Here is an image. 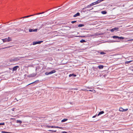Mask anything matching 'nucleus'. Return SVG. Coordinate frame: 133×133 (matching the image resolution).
Listing matches in <instances>:
<instances>
[{"label": "nucleus", "mask_w": 133, "mask_h": 133, "mask_svg": "<svg viewBox=\"0 0 133 133\" xmlns=\"http://www.w3.org/2000/svg\"><path fill=\"white\" fill-rule=\"evenodd\" d=\"M20 58L19 57H14L13 59H11L9 60V62H16L18 61L20 59Z\"/></svg>", "instance_id": "nucleus-1"}, {"label": "nucleus", "mask_w": 133, "mask_h": 133, "mask_svg": "<svg viewBox=\"0 0 133 133\" xmlns=\"http://www.w3.org/2000/svg\"><path fill=\"white\" fill-rule=\"evenodd\" d=\"M43 41H38L34 42L33 43L32 45H34L36 44H40L41 43L43 42Z\"/></svg>", "instance_id": "nucleus-2"}, {"label": "nucleus", "mask_w": 133, "mask_h": 133, "mask_svg": "<svg viewBox=\"0 0 133 133\" xmlns=\"http://www.w3.org/2000/svg\"><path fill=\"white\" fill-rule=\"evenodd\" d=\"M19 68V66H14L13 68H12L11 69V70H12L13 71H16L17 69Z\"/></svg>", "instance_id": "nucleus-3"}, {"label": "nucleus", "mask_w": 133, "mask_h": 133, "mask_svg": "<svg viewBox=\"0 0 133 133\" xmlns=\"http://www.w3.org/2000/svg\"><path fill=\"white\" fill-rule=\"evenodd\" d=\"M37 74V73H33L28 75V76L29 77H34L36 76Z\"/></svg>", "instance_id": "nucleus-4"}, {"label": "nucleus", "mask_w": 133, "mask_h": 133, "mask_svg": "<svg viewBox=\"0 0 133 133\" xmlns=\"http://www.w3.org/2000/svg\"><path fill=\"white\" fill-rule=\"evenodd\" d=\"M118 29L119 28L118 27H116L111 29L110 30V31L112 32H113L115 31H117Z\"/></svg>", "instance_id": "nucleus-5"}, {"label": "nucleus", "mask_w": 133, "mask_h": 133, "mask_svg": "<svg viewBox=\"0 0 133 133\" xmlns=\"http://www.w3.org/2000/svg\"><path fill=\"white\" fill-rule=\"evenodd\" d=\"M128 110V109H124L122 108H121L119 109V110L120 111H126Z\"/></svg>", "instance_id": "nucleus-6"}, {"label": "nucleus", "mask_w": 133, "mask_h": 133, "mask_svg": "<svg viewBox=\"0 0 133 133\" xmlns=\"http://www.w3.org/2000/svg\"><path fill=\"white\" fill-rule=\"evenodd\" d=\"M99 3H100V2H99V0H98L92 3H91V5H92L93 6L96 4H98Z\"/></svg>", "instance_id": "nucleus-7"}, {"label": "nucleus", "mask_w": 133, "mask_h": 133, "mask_svg": "<svg viewBox=\"0 0 133 133\" xmlns=\"http://www.w3.org/2000/svg\"><path fill=\"white\" fill-rule=\"evenodd\" d=\"M91 4V3L89 5L86 6L84 8H83V9H82V10H84V9H85L86 8H90V7L91 6H92V5Z\"/></svg>", "instance_id": "nucleus-8"}, {"label": "nucleus", "mask_w": 133, "mask_h": 133, "mask_svg": "<svg viewBox=\"0 0 133 133\" xmlns=\"http://www.w3.org/2000/svg\"><path fill=\"white\" fill-rule=\"evenodd\" d=\"M77 75L76 74H70L69 75V77H72V78L76 76Z\"/></svg>", "instance_id": "nucleus-9"}, {"label": "nucleus", "mask_w": 133, "mask_h": 133, "mask_svg": "<svg viewBox=\"0 0 133 133\" xmlns=\"http://www.w3.org/2000/svg\"><path fill=\"white\" fill-rule=\"evenodd\" d=\"M80 15V13L79 12H77L76 14L74 15L73 16L74 17H75L77 16H79Z\"/></svg>", "instance_id": "nucleus-10"}, {"label": "nucleus", "mask_w": 133, "mask_h": 133, "mask_svg": "<svg viewBox=\"0 0 133 133\" xmlns=\"http://www.w3.org/2000/svg\"><path fill=\"white\" fill-rule=\"evenodd\" d=\"M56 72V71L55 70H52V71L49 72L50 74H53L54 73H55Z\"/></svg>", "instance_id": "nucleus-11"}, {"label": "nucleus", "mask_w": 133, "mask_h": 133, "mask_svg": "<svg viewBox=\"0 0 133 133\" xmlns=\"http://www.w3.org/2000/svg\"><path fill=\"white\" fill-rule=\"evenodd\" d=\"M104 112L103 111H102L99 112L97 114V116H99L101 115L102 114L104 113Z\"/></svg>", "instance_id": "nucleus-12"}, {"label": "nucleus", "mask_w": 133, "mask_h": 133, "mask_svg": "<svg viewBox=\"0 0 133 133\" xmlns=\"http://www.w3.org/2000/svg\"><path fill=\"white\" fill-rule=\"evenodd\" d=\"M2 40L3 41V42L4 43L6 42H8V41L7 40V38H5L4 39H2Z\"/></svg>", "instance_id": "nucleus-13"}, {"label": "nucleus", "mask_w": 133, "mask_h": 133, "mask_svg": "<svg viewBox=\"0 0 133 133\" xmlns=\"http://www.w3.org/2000/svg\"><path fill=\"white\" fill-rule=\"evenodd\" d=\"M98 67L99 69H101L103 68L104 66L102 65H100L98 66Z\"/></svg>", "instance_id": "nucleus-14"}, {"label": "nucleus", "mask_w": 133, "mask_h": 133, "mask_svg": "<svg viewBox=\"0 0 133 133\" xmlns=\"http://www.w3.org/2000/svg\"><path fill=\"white\" fill-rule=\"evenodd\" d=\"M124 39V37L122 36L119 37L118 36L117 39Z\"/></svg>", "instance_id": "nucleus-15"}, {"label": "nucleus", "mask_w": 133, "mask_h": 133, "mask_svg": "<svg viewBox=\"0 0 133 133\" xmlns=\"http://www.w3.org/2000/svg\"><path fill=\"white\" fill-rule=\"evenodd\" d=\"M7 39L8 42H10L12 41L11 38L10 37H8V38H7Z\"/></svg>", "instance_id": "nucleus-16"}, {"label": "nucleus", "mask_w": 133, "mask_h": 133, "mask_svg": "<svg viewBox=\"0 0 133 133\" xmlns=\"http://www.w3.org/2000/svg\"><path fill=\"white\" fill-rule=\"evenodd\" d=\"M100 51H98V52L101 55H105L106 54V53L105 52H104L102 51L100 52Z\"/></svg>", "instance_id": "nucleus-17"}, {"label": "nucleus", "mask_w": 133, "mask_h": 133, "mask_svg": "<svg viewBox=\"0 0 133 133\" xmlns=\"http://www.w3.org/2000/svg\"><path fill=\"white\" fill-rule=\"evenodd\" d=\"M101 13L102 14L104 15L107 13V12L105 10L103 11H101Z\"/></svg>", "instance_id": "nucleus-18"}, {"label": "nucleus", "mask_w": 133, "mask_h": 133, "mask_svg": "<svg viewBox=\"0 0 133 133\" xmlns=\"http://www.w3.org/2000/svg\"><path fill=\"white\" fill-rule=\"evenodd\" d=\"M84 25L83 24H79L78 25V27H83L84 26Z\"/></svg>", "instance_id": "nucleus-19"}, {"label": "nucleus", "mask_w": 133, "mask_h": 133, "mask_svg": "<svg viewBox=\"0 0 133 133\" xmlns=\"http://www.w3.org/2000/svg\"><path fill=\"white\" fill-rule=\"evenodd\" d=\"M118 36L115 35L113 36H112V38L114 39H117Z\"/></svg>", "instance_id": "nucleus-20"}, {"label": "nucleus", "mask_w": 133, "mask_h": 133, "mask_svg": "<svg viewBox=\"0 0 133 133\" xmlns=\"http://www.w3.org/2000/svg\"><path fill=\"white\" fill-rule=\"evenodd\" d=\"M68 119L67 118H64L61 121L62 122H64L67 121Z\"/></svg>", "instance_id": "nucleus-21"}, {"label": "nucleus", "mask_w": 133, "mask_h": 133, "mask_svg": "<svg viewBox=\"0 0 133 133\" xmlns=\"http://www.w3.org/2000/svg\"><path fill=\"white\" fill-rule=\"evenodd\" d=\"M16 123H18L21 124L22 123V122L20 120H17L16 121Z\"/></svg>", "instance_id": "nucleus-22"}, {"label": "nucleus", "mask_w": 133, "mask_h": 133, "mask_svg": "<svg viewBox=\"0 0 133 133\" xmlns=\"http://www.w3.org/2000/svg\"><path fill=\"white\" fill-rule=\"evenodd\" d=\"M2 133H14V132H9L6 131H1Z\"/></svg>", "instance_id": "nucleus-23"}, {"label": "nucleus", "mask_w": 133, "mask_h": 133, "mask_svg": "<svg viewBox=\"0 0 133 133\" xmlns=\"http://www.w3.org/2000/svg\"><path fill=\"white\" fill-rule=\"evenodd\" d=\"M80 42L81 43H83L86 42V41L84 39H82L80 41Z\"/></svg>", "instance_id": "nucleus-24"}, {"label": "nucleus", "mask_w": 133, "mask_h": 133, "mask_svg": "<svg viewBox=\"0 0 133 133\" xmlns=\"http://www.w3.org/2000/svg\"><path fill=\"white\" fill-rule=\"evenodd\" d=\"M34 15H30L27 16H25L23 18H28L29 17L33 16Z\"/></svg>", "instance_id": "nucleus-25"}, {"label": "nucleus", "mask_w": 133, "mask_h": 133, "mask_svg": "<svg viewBox=\"0 0 133 133\" xmlns=\"http://www.w3.org/2000/svg\"><path fill=\"white\" fill-rule=\"evenodd\" d=\"M132 61H127L125 62V63L126 64H127L130 63Z\"/></svg>", "instance_id": "nucleus-26"}, {"label": "nucleus", "mask_w": 133, "mask_h": 133, "mask_svg": "<svg viewBox=\"0 0 133 133\" xmlns=\"http://www.w3.org/2000/svg\"><path fill=\"white\" fill-rule=\"evenodd\" d=\"M45 75H48L50 74L49 72H46L45 73Z\"/></svg>", "instance_id": "nucleus-27"}, {"label": "nucleus", "mask_w": 133, "mask_h": 133, "mask_svg": "<svg viewBox=\"0 0 133 133\" xmlns=\"http://www.w3.org/2000/svg\"><path fill=\"white\" fill-rule=\"evenodd\" d=\"M34 84V85H35V84H36V83L35 82V81L33 82H32L29 84H28V85H30V84Z\"/></svg>", "instance_id": "nucleus-28"}, {"label": "nucleus", "mask_w": 133, "mask_h": 133, "mask_svg": "<svg viewBox=\"0 0 133 133\" xmlns=\"http://www.w3.org/2000/svg\"><path fill=\"white\" fill-rule=\"evenodd\" d=\"M29 31L30 32H33V29H30L29 30Z\"/></svg>", "instance_id": "nucleus-29"}, {"label": "nucleus", "mask_w": 133, "mask_h": 133, "mask_svg": "<svg viewBox=\"0 0 133 133\" xmlns=\"http://www.w3.org/2000/svg\"><path fill=\"white\" fill-rule=\"evenodd\" d=\"M77 37H85L86 36H77Z\"/></svg>", "instance_id": "nucleus-30"}, {"label": "nucleus", "mask_w": 133, "mask_h": 133, "mask_svg": "<svg viewBox=\"0 0 133 133\" xmlns=\"http://www.w3.org/2000/svg\"><path fill=\"white\" fill-rule=\"evenodd\" d=\"M102 34H101L100 33L95 34V35H96V36L101 35Z\"/></svg>", "instance_id": "nucleus-31"}, {"label": "nucleus", "mask_w": 133, "mask_h": 133, "mask_svg": "<svg viewBox=\"0 0 133 133\" xmlns=\"http://www.w3.org/2000/svg\"><path fill=\"white\" fill-rule=\"evenodd\" d=\"M37 29H33V32H36L37 31Z\"/></svg>", "instance_id": "nucleus-32"}, {"label": "nucleus", "mask_w": 133, "mask_h": 133, "mask_svg": "<svg viewBox=\"0 0 133 133\" xmlns=\"http://www.w3.org/2000/svg\"><path fill=\"white\" fill-rule=\"evenodd\" d=\"M48 130L50 131H51L52 132H56V130Z\"/></svg>", "instance_id": "nucleus-33"}, {"label": "nucleus", "mask_w": 133, "mask_h": 133, "mask_svg": "<svg viewBox=\"0 0 133 133\" xmlns=\"http://www.w3.org/2000/svg\"><path fill=\"white\" fill-rule=\"evenodd\" d=\"M5 124L4 123H0V125H4Z\"/></svg>", "instance_id": "nucleus-34"}, {"label": "nucleus", "mask_w": 133, "mask_h": 133, "mask_svg": "<svg viewBox=\"0 0 133 133\" xmlns=\"http://www.w3.org/2000/svg\"><path fill=\"white\" fill-rule=\"evenodd\" d=\"M76 21H72L71 22V23H76Z\"/></svg>", "instance_id": "nucleus-35"}, {"label": "nucleus", "mask_w": 133, "mask_h": 133, "mask_svg": "<svg viewBox=\"0 0 133 133\" xmlns=\"http://www.w3.org/2000/svg\"><path fill=\"white\" fill-rule=\"evenodd\" d=\"M55 128H58L59 129H61L62 128L61 127H59L58 126H55Z\"/></svg>", "instance_id": "nucleus-36"}, {"label": "nucleus", "mask_w": 133, "mask_h": 133, "mask_svg": "<svg viewBox=\"0 0 133 133\" xmlns=\"http://www.w3.org/2000/svg\"><path fill=\"white\" fill-rule=\"evenodd\" d=\"M39 81L38 80H37L35 81V82L36 83V84L37 83H38Z\"/></svg>", "instance_id": "nucleus-37"}, {"label": "nucleus", "mask_w": 133, "mask_h": 133, "mask_svg": "<svg viewBox=\"0 0 133 133\" xmlns=\"http://www.w3.org/2000/svg\"><path fill=\"white\" fill-rule=\"evenodd\" d=\"M97 116V115L96 114V115L93 116L92 117V118H95V117H96V116Z\"/></svg>", "instance_id": "nucleus-38"}, {"label": "nucleus", "mask_w": 133, "mask_h": 133, "mask_svg": "<svg viewBox=\"0 0 133 133\" xmlns=\"http://www.w3.org/2000/svg\"><path fill=\"white\" fill-rule=\"evenodd\" d=\"M84 10H82V11H83V12H85V11H89V10H88H88H85V11H84Z\"/></svg>", "instance_id": "nucleus-39"}, {"label": "nucleus", "mask_w": 133, "mask_h": 133, "mask_svg": "<svg viewBox=\"0 0 133 133\" xmlns=\"http://www.w3.org/2000/svg\"><path fill=\"white\" fill-rule=\"evenodd\" d=\"M10 46H8V47H4V48H2V49H6V48H9Z\"/></svg>", "instance_id": "nucleus-40"}, {"label": "nucleus", "mask_w": 133, "mask_h": 133, "mask_svg": "<svg viewBox=\"0 0 133 133\" xmlns=\"http://www.w3.org/2000/svg\"><path fill=\"white\" fill-rule=\"evenodd\" d=\"M51 126H49V125H47L46 126V127H47V128H51Z\"/></svg>", "instance_id": "nucleus-41"}, {"label": "nucleus", "mask_w": 133, "mask_h": 133, "mask_svg": "<svg viewBox=\"0 0 133 133\" xmlns=\"http://www.w3.org/2000/svg\"><path fill=\"white\" fill-rule=\"evenodd\" d=\"M51 128H55V126H51Z\"/></svg>", "instance_id": "nucleus-42"}, {"label": "nucleus", "mask_w": 133, "mask_h": 133, "mask_svg": "<svg viewBox=\"0 0 133 133\" xmlns=\"http://www.w3.org/2000/svg\"><path fill=\"white\" fill-rule=\"evenodd\" d=\"M62 132L63 133H67V132H66V131H62Z\"/></svg>", "instance_id": "nucleus-43"}, {"label": "nucleus", "mask_w": 133, "mask_h": 133, "mask_svg": "<svg viewBox=\"0 0 133 133\" xmlns=\"http://www.w3.org/2000/svg\"><path fill=\"white\" fill-rule=\"evenodd\" d=\"M99 2L100 3L101 2H102V1H104V0H99Z\"/></svg>", "instance_id": "nucleus-44"}, {"label": "nucleus", "mask_w": 133, "mask_h": 133, "mask_svg": "<svg viewBox=\"0 0 133 133\" xmlns=\"http://www.w3.org/2000/svg\"><path fill=\"white\" fill-rule=\"evenodd\" d=\"M26 30L27 31L28 30V29H26L25 28V30H24V31L25 32H26Z\"/></svg>", "instance_id": "nucleus-45"}, {"label": "nucleus", "mask_w": 133, "mask_h": 133, "mask_svg": "<svg viewBox=\"0 0 133 133\" xmlns=\"http://www.w3.org/2000/svg\"><path fill=\"white\" fill-rule=\"evenodd\" d=\"M119 42V41H114V42Z\"/></svg>", "instance_id": "nucleus-46"}, {"label": "nucleus", "mask_w": 133, "mask_h": 133, "mask_svg": "<svg viewBox=\"0 0 133 133\" xmlns=\"http://www.w3.org/2000/svg\"><path fill=\"white\" fill-rule=\"evenodd\" d=\"M41 14V13H37V14H36L37 15H39Z\"/></svg>", "instance_id": "nucleus-47"}, {"label": "nucleus", "mask_w": 133, "mask_h": 133, "mask_svg": "<svg viewBox=\"0 0 133 133\" xmlns=\"http://www.w3.org/2000/svg\"><path fill=\"white\" fill-rule=\"evenodd\" d=\"M93 9V8H92L91 9H89V11H90L92 10Z\"/></svg>", "instance_id": "nucleus-48"}, {"label": "nucleus", "mask_w": 133, "mask_h": 133, "mask_svg": "<svg viewBox=\"0 0 133 133\" xmlns=\"http://www.w3.org/2000/svg\"><path fill=\"white\" fill-rule=\"evenodd\" d=\"M45 13V12H41V14H44Z\"/></svg>", "instance_id": "nucleus-49"}, {"label": "nucleus", "mask_w": 133, "mask_h": 133, "mask_svg": "<svg viewBox=\"0 0 133 133\" xmlns=\"http://www.w3.org/2000/svg\"><path fill=\"white\" fill-rule=\"evenodd\" d=\"M37 67H36V71H37Z\"/></svg>", "instance_id": "nucleus-50"}, {"label": "nucleus", "mask_w": 133, "mask_h": 133, "mask_svg": "<svg viewBox=\"0 0 133 133\" xmlns=\"http://www.w3.org/2000/svg\"><path fill=\"white\" fill-rule=\"evenodd\" d=\"M131 41H133V39H132L130 40Z\"/></svg>", "instance_id": "nucleus-51"}, {"label": "nucleus", "mask_w": 133, "mask_h": 133, "mask_svg": "<svg viewBox=\"0 0 133 133\" xmlns=\"http://www.w3.org/2000/svg\"><path fill=\"white\" fill-rule=\"evenodd\" d=\"M60 9V8H59V9L57 10H59V9ZM57 10H55V11H56Z\"/></svg>", "instance_id": "nucleus-52"}, {"label": "nucleus", "mask_w": 133, "mask_h": 133, "mask_svg": "<svg viewBox=\"0 0 133 133\" xmlns=\"http://www.w3.org/2000/svg\"><path fill=\"white\" fill-rule=\"evenodd\" d=\"M88 91H92L91 90H88Z\"/></svg>", "instance_id": "nucleus-53"}, {"label": "nucleus", "mask_w": 133, "mask_h": 133, "mask_svg": "<svg viewBox=\"0 0 133 133\" xmlns=\"http://www.w3.org/2000/svg\"><path fill=\"white\" fill-rule=\"evenodd\" d=\"M131 71H133V69H132V70H131Z\"/></svg>", "instance_id": "nucleus-54"}, {"label": "nucleus", "mask_w": 133, "mask_h": 133, "mask_svg": "<svg viewBox=\"0 0 133 133\" xmlns=\"http://www.w3.org/2000/svg\"><path fill=\"white\" fill-rule=\"evenodd\" d=\"M70 103L71 104H72V103H71V102H70Z\"/></svg>", "instance_id": "nucleus-55"}, {"label": "nucleus", "mask_w": 133, "mask_h": 133, "mask_svg": "<svg viewBox=\"0 0 133 133\" xmlns=\"http://www.w3.org/2000/svg\"><path fill=\"white\" fill-rule=\"evenodd\" d=\"M1 28V26H0V29Z\"/></svg>", "instance_id": "nucleus-56"}, {"label": "nucleus", "mask_w": 133, "mask_h": 133, "mask_svg": "<svg viewBox=\"0 0 133 133\" xmlns=\"http://www.w3.org/2000/svg\"><path fill=\"white\" fill-rule=\"evenodd\" d=\"M14 109H12V110H13V111H14Z\"/></svg>", "instance_id": "nucleus-57"}, {"label": "nucleus", "mask_w": 133, "mask_h": 133, "mask_svg": "<svg viewBox=\"0 0 133 133\" xmlns=\"http://www.w3.org/2000/svg\"><path fill=\"white\" fill-rule=\"evenodd\" d=\"M75 89L76 90H77V89Z\"/></svg>", "instance_id": "nucleus-58"}]
</instances>
